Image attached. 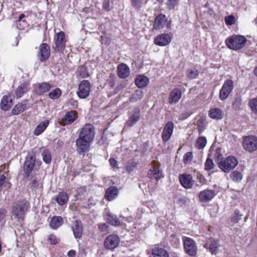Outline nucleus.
Returning a JSON list of instances; mask_svg holds the SVG:
<instances>
[{
    "label": "nucleus",
    "mask_w": 257,
    "mask_h": 257,
    "mask_svg": "<svg viewBox=\"0 0 257 257\" xmlns=\"http://www.w3.org/2000/svg\"><path fill=\"white\" fill-rule=\"evenodd\" d=\"M30 207V204L26 200L18 201L15 203L12 208V217L17 221L24 220L25 215Z\"/></svg>",
    "instance_id": "obj_1"
},
{
    "label": "nucleus",
    "mask_w": 257,
    "mask_h": 257,
    "mask_svg": "<svg viewBox=\"0 0 257 257\" xmlns=\"http://www.w3.org/2000/svg\"><path fill=\"white\" fill-rule=\"evenodd\" d=\"M247 41L246 38L243 36L234 35L228 37L225 41L227 47L233 50L242 49Z\"/></svg>",
    "instance_id": "obj_2"
},
{
    "label": "nucleus",
    "mask_w": 257,
    "mask_h": 257,
    "mask_svg": "<svg viewBox=\"0 0 257 257\" xmlns=\"http://www.w3.org/2000/svg\"><path fill=\"white\" fill-rule=\"evenodd\" d=\"M218 167L226 173L233 170L238 164L237 160L233 156H229L217 163Z\"/></svg>",
    "instance_id": "obj_3"
},
{
    "label": "nucleus",
    "mask_w": 257,
    "mask_h": 257,
    "mask_svg": "<svg viewBox=\"0 0 257 257\" xmlns=\"http://www.w3.org/2000/svg\"><path fill=\"white\" fill-rule=\"evenodd\" d=\"M94 136V128L93 126L90 123L85 124V126L80 130L78 136V137L91 142L93 141Z\"/></svg>",
    "instance_id": "obj_4"
},
{
    "label": "nucleus",
    "mask_w": 257,
    "mask_h": 257,
    "mask_svg": "<svg viewBox=\"0 0 257 257\" xmlns=\"http://www.w3.org/2000/svg\"><path fill=\"white\" fill-rule=\"evenodd\" d=\"M243 149L248 152H252L257 150V137L254 136H248L244 138L242 142Z\"/></svg>",
    "instance_id": "obj_5"
},
{
    "label": "nucleus",
    "mask_w": 257,
    "mask_h": 257,
    "mask_svg": "<svg viewBox=\"0 0 257 257\" xmlns=\"http://www.w3.org/2000/svg\"><path fill=\"white\" fill-rule=\"evenodd\" d=\"M234 88L233 82L231 79L225 81L219 92V98L221 100H225L232 91Z\"/></svg>",
    "instance_id": "obj_6"
},
{
    "label": "nucleus",
    "mask_w": 257,
    "mask_h": 257,
    "mask_svg": "<svg viewBox=\"0 0 257 257\" xmlns=\"http://www.w3.org/2000/svg\"><path fill=\"white\" fill-rule=\"evenodd\" d=\"M148 176L151 179L160 180L162 177V172L159 169V163L156 161H152L148 171Z\"/></svg>",
    "instance_id": "obj_7"
},
{
    "label": "nucleus",
    "mask_w": 257,
    "mask_h": 257,
    "mask_svg": "<svg viewBox=\"0 0 257 257\" xmlns=\"http://www.w3.org/2000/svg\"><path fill=\"white\" fill-rule=\"evenodd\" d=\"M90 83L88 80H82L78 85V96L81 99L87 98L90 94Z\"/></svg>",
    "instance_id": "obj_8"
},
{
    "label": "nucleus",
    "mask_w": 257,
    "mask_h": 257,
    "mask_svg": "<svg viewBox=\"0 0 257 257\" xmlns=\"http://www.w3.org/2000/svg\"><path fill=\"white\" fill-rule=\"evenodd\" d=\"M183 243L186 253L190 256H194L197 251V247L195 241L188 237L183 238Z\"/></svg>",
    "instance_id": "obj_9"
},
{
    "label": "nucleus",
    "mask_w": 257,
    "mask_h": 257,
    "mask_svg": "<svg viewBox=\"0 0 257 257\" xmlns=\"http://www.w3.org/2000/svg\"><path fill=\"white\" fill-rule=\"evenodd\" d=\"M172 41V35L170 33H163L157 35L154 39L155 45L159 46H166Z\"/></svg>",
    "instance_id": "obj_10"
},
{
    "label": "nucleus",
    "mask_w": 257,
    "mask_h": 257,
    "mask_svg": "<svg viewBox=\"0 0 257 257\" xmlns=\"http://www.w3.org/2000/svg\"><path fill=\"white\" fill-rule=\"evenodd\" d=\"M91 142L79 137L76 140V150L80 155H84L88 151Z\"/></svg>",
    "instance_id": "obj_11"
},
{
    "label": "nucleus",
    "mask_w": 257,
    "mask_h": 257,
    "mask_svg": "<svg viewBox=\"0 0 257 257\" xmlns=\"http://www.w3.org/2000/svg\"><path fill=\"white\" fill-rule=\"evenodd\" d=\"M55 46L54 49L56 51L62 52L65 48V35L64 32H60L57 34L54 38Z\"/></svg>",
    "instance_id": "obj_12"
},
{
    "label": "nucleus",
    "mask_w": 257,
    "mask_h": 257,
    "mask_svg": "<svg viewBox=\"0 0 257 257\" xmlns=\"http://www.w3.org/2000/svg\"><path fill=\"white\" fill-rule=\"evenodd\" d=\"M35 155L33 153H29L25 158L24 165V172L29 175L33 170L35 163Z\"/></svg>",
    "instance_id": "obj_13"
},
{
    "label": "nucleus",
    "mask_w": 257,
    "mask_h": 257,
    "mask_svg": "<svg viewBox=\"0 0 257 257\" xmlns=\"http://www.w3.org/2000/svg\"><path fill=\"white\" fill-rule=\"evenodd\" d=\"M119 238L115 234H111L105 239L104 245L106 248L112 249L116 248L119 244Z\"/></svg>",
    "instance_id": "obj_14"
},
{
    "label": "nucleus",
    "mask_w": 257,
    "mask_h": 257,
    "mask_svg": "<svg viewBox=\"0 0 257 257\" xmlns=\"http://www.w3.org/2000/svg\"><path fill=\"white\" fill-rule=\"evenodd\" d=\"M174 123L172 121H168L165 124L162 134V139L165 142H168L172 136L174 131Z\"/></svg>",
    "instance_id": "obj_15"
},
{
    "label": "nucleus",
    "mask_w": 257,
    "mask_h": 257,
    "mask_svg": "<svg viewBox=\"0 0 257 257\" xmlns=\"http://www.w3.org/2000/svg\"><path fill=\"white\" fill-rule=\"evenodd\" d=\"M179 179L182 186L186 189H191L194 185V181L191 175L186 174L180 175Z\"/></svg>",
    "instance_id": "obj_16"
},
{
    "label": "nucleus",
    "mask_w": 257,
    "mask_h": 257,
    "mask_svg": "<svg viewBox=\"0 0 257 257\" xmlns=\"http://www.w3.org/2000/svg\"><path fill=\"white\" fill-rule=\"evenodd\" d=\"M50 54V47L46 43L42 44L39 47V58L41 62L46 61Z\"/></svg>",
    "instance_id": "obj_17"
},
{
    "label": "nucleus",
    "mask_w": 257,
    "mask_h": 257,
    "mask_svg": "<svg viewBox=\"0 0 257 257\" xmlns=\"http://www.w3.org/2000/svg\"><path fill=\"white\" fill-rule=\"evenodd\" d=\"M215 196V191L210 189H206L202 191L199 194L200 201L206 202L211 200Z\"/></svg>",
    "instance_id": "obj_18"
},
{
    "label": "nucleus",
    "mask_w": 257,
    "mask_h": 257,
    "mask_svg": "<svg viewBox=\"0 0 257 257\" xmlns=\"http://www.w3.org/2000/svg\"><path fill=\"white\" fill-rule=\"evenodd\" d=\"M71 228L76 238H80L82 235V225L80 220L74 221L71 225Z\"/></svg>",
    "instance_id": "obj_19"
},
{
    "label": "nucleus",
    "mask_w": 257,
    "mask_h": 257,
    "mask_svg": "<svg viewBox=\"0 0 257 257\" xmlns=\"http://www.w3.org/2000/svg\"><path fill=\"white\" fill-rule=\"evenodd\" d=\"M118 194L117 188L115 186H111L106 190L104 197L107 201H111L116 197Z\"/></svg>",
    "instance_id": "obj_20"
},
{
    "label": "nucleus",
    "mask_w": 257,
    "mask_h": 257,
    "mask_svg": "<svg viewBox=\"0 0 257 257\" xmlns=\"http://www.w3.org/2000/svg\"><path fill=\"white\" fill-rule=\"evenodd\" d=\"M182 93L181 90L178 88L173 89L169 96V102L170 104L177 103L181 97Z\"/></svg>",
    "instance_id": "obj_21"
},
{
    "label": "nucleus",
    "mask_w": 257,
    "mask_h": 257,
    "mask_svg": "<svg viewBox=\"0 0 257 257\" xmlns=\"http://www.w3.org/2000/svg\"><path fill=\"white\" fill-rule=\"evenodd\" d=\"M117 73L119 77L122 79L125 78L130 75V68L125 64L121 63L118 66Z\"/></svg>",
    "instance_id": "obj_22"
},
{
    "label": "nucleus",
    "mask_w": 257,
    "mask_h": 257,
    "mask_svg": "<svg viewBox=\"0 0 257 257\" xmlns=\"http://www.w3.org/2000/svg\"><path fill=\"white\" fill-rule=\"evenodd\" d=\"M166 22V16L164 15H159L155 19L154 28L156 30L162 29L164 27Z\"/></svg>",
    "instance_id": "obj_23"
},
{
    "label": "nucleus",
    "mask_w": 257,
    "mask_h": 257,
    "mask_svg": "<svg viewBox=\"0 0 257 257\" xmlns=\"http://www.w3.org/2000/svg\"><path fill=\"white\" fill-rule=\"evenodd\" d=\"M77 118L74 111H71L67 112L63 118L61 120V123L63 125H68L72 123Z\"/></svg>",
    "instance_id": "obj_24"
},
{
    "label": "nucleus",
    "mask_w": 257,
    "mask_h": 257,
    "mask_svg": "<svg viewBox=\"0 0 257 257\" xmlns=\"http://www.w3.org/2000/svg\"><path fill=\"white\" fill-rule=\"evenodd\" d=\"M13 105V100L11 96L4 95L1 102V108L4 111L9 110Z\"/></svg>",
    "instance_id": "obj_25"
},
{
    "label": "nucleus",
    "mask_w": 257,
    "mask_h": 257,
    "mask_svg": "<svg viewBox=\"0 0 257 257\" xmlns=\"http://www.w3.org/2000/svg\"><path fill=\"white\" fill-rule=\"evenodd\" d=\"M30 89V85L28 83H24L21 84L16 90V95L17 97H21L24 94L29 91Z\"/></svg>",
    "instance_id": "obj_26"
},
{
    "label": "nucleus",
    "mask_w": 257,
    "mask_h": 257,
    "mask_svg": "<svg viewBox=\"0 0 257 257\" xmlns=\"http://www.w3.org/2000/svg\"><path fill=\"white\" fill-rule=\"evenodd\" d=\"M133 114L130 117L129 120L127 121V124L129 126H132L140 119V113L138 108H135L133 110Z\"/></svg>",
    "instance_id": "obj_27"
},
{
    "label": "nucleus",
    "mask_w": 257,
    "mask_h": 257,
    "mask_svg": "<svg viewBox=\"0 0 257 257\" xmlns=\"http://www.w3.org/2000/svg\"><path fill=\"white\" fill-rule=\"evenodd\" d=\"M51 87V86L48 83H41L38 85L37 87L35 89V91L37 94L42 95L48 92L50 89Z\"/></svg>",
    "instance_id": "obj_28"
},
{
    "label": "nucleus",
    "mask_w": 257,
    "mask_h": 257,
    "mask_svg": "<svg viewBox=\"0 0 257 257\" xmlns=\"http://www.w3.org/2000/svg\"><path fill=\"white\" fill-rule=\"evenodd\" d=\"M27 105V101L25 100L22 101L21 103L17 104L12 111V113L13 115H17L23 112L26 110Z\"/></svg>",
    "instance_id": "obj_29"
},
{
    "label": "nucleus",
    "mask_w": 257,
    "mask_h": 257,
    "mask_svg": "<svg viewBox=\"0 0 257 257\" xmlns=\"http://www.w3.org/2000/svg\"><path fill=\"white\" fill-rule=\"evenodd\" d=\"M149 82L148 77L144 75H139L135 79L136 85L140 88L145 87Z\"/></svg>",
    "instance_id": "obj_30"
},
{
    "label": "nucleus",
    "mask_w": 257,
    "mask_h": 257,
    "mask_svg": "<svg viewBox=\"0 0 257 257\" xmlns=\"http://www.w3.org/2000/svg\"><path fill=\"white\" fill-rule=\"evenodd\" d=\"M63 223V218L59 216H55L52 219L50 222V226L56 229L61 226Z\"/></svg>",
    "instance_id": "obj_31"
},
{
    "label": "nucleus",
    "mask_w": 257,
    "mask_h": 257,
    "mask_svg": "<svg viewBox=\"0 0 257 257\" xmlns=\"http://www.w3.org/2000/svg\"><path fill=\"white\" fill-rule=\"evenodd\" d=\"M152 257H168V252L163 248L155 247L152 250Z\"/></svg>",
    "instance_id": "obj_32"
},
{
    "label": "nucleus",
    "mask_w": 257,
    "mask_h": 257,
    "mask_svg": "<svg viewBox=\"0 0 257 257\" xmlns=\"http://www.w3.org/2000/svg\"><path fill=\"white\" fill-rule=\"evenodd\" d=\"M49 122L48 120H45L41 122L39 125L35 128L34 134L36 136H39L41 134L48 126Z\"/></svg>",
    "instance_id": "obj_33"
},
{
    "label": "nucleus",
    "mask_w": 257,
    "mask_h": 257,
    "mask_svg": "<svg viewBox=\"0 0 257 257\" xmlns=\"http://www.w3.org/2000/svg\"><path fill=\"white\" fill-rule=\"evenodd\" d=\"M209 115L213 119H221L223 117V113L221 109L215 108L210 110Z\"/></svg>",
    "instance_id": "obj_34"
},
{
    "label": "nucleus",
    "mask_w": 257,
    "mask_h": 257,
    "mask_svg": "<svg viewBox=\"0 0 257 257\" xmlns=\"http://www.w3.org/2000/svg\"><path fill=\"white\" fill-rule=\"evenodd\" d=\"M56 200L59 205H63L68 201V197L66 193L61 192L57 195Z\"/></svg>",
    "instance_id": "obj_35"
},
{
    "label": "nucleus",
    "mask_w": 257,
    "mask_h": 257,
    "mask_svg": "<svg viewBox=\"0 0 257 257\" xmlns=\"http://www.w3.org/2000/svg\"><path fill=\"white\" fill-rule=\"evenodd\" d=\"M219 247L218 241L216 239H211L209 246L210 252L212 254H216L217 253L218 248Z\"/></svg>",
    "instance_id": "obj_36"
},
{
    "label": "nucleus",
    "mask_w": 257,
    "mask_h": 257,
    "mask_svg": "<svg viewBox=\"0 0 257 257\" xmlns=\"http://www.w3.org/2000/svg\"><path fill=\"white\" fill-rule=\"evenodd\" d=\"M42 156L44 162L46 164H49L51 162V155L50 152L48 149H44L42 153Z\"/></svg>",
    "instance_id": "obj_37"
},
{
    "label": "nucleus",
    "mask_w": 257,
    "mask_h": 257,
    "mask_svg": "<svg viewBox=\"0 0 257 257\" xmlns=\"http://www.w3.org/2000/svg\"><path fill=\"white\" fill-rule=\"evenodd\" d=\"M107 219L110 224L114 226H118L120 223L119 219L115 215H108Z\"/></svg>",
    "instance_id": "obj_38"
},
{
    "label": "nucleus",
    "mask_w": 257,
    "mask_h": 257,
    "mask_svg": "<svg viewBox=\"0 0 257 257\" xmlns=\"http://www.w3.org/2000/svg\"><path fill=\"white\" fill-rule=\"evenodd\" d=\"M207 141L205 137H199L195 144V146L198 149H203L206 145Z\"/></svg>",
    "instance_id": "obj_39"
},
{
    "label": "nucleus",
    "mask_w": 257,
    "mask_h": 257,
    "mask_svg": "<svg viewBox=\"0 0 257 257\" xmlns=\"http://www.w3.org/2000/svg\"><path fill=\"white\" fill-rule=\"evenodd\" d=\"M49 97L51 99H55L59 98L61 95V91L59 88H56L49 93Z\"/></svg>",
    "instance_id": "obj_40"
},
{
    "label": "nucleus",
    "mask_w": 257,
    "mask_h": 257,
    "mask_svg": "<svg viewBox=\"0 0 257 257\" xmlns=\"http://www.w3.org/2000/svg\"><path fill=\"white\" fill-rule=\"evenodd\" d=\"M230 177L233 181L239 182L241 180L242 175L239 171H234L230 174Z\"/></svg>",
    "instance_id": "obj_41"
},
{
    "label": "nucleus",
    "mask_w": 257,
    "mask_h": 257,
    "mask_svg": "<svg viewBox=\"0 0 257 257\" xmlns=\"http://www.w3.org/2000/svg\"><path fill=\"white\" fill-rule=\"evenodd\" d=\"M197 126L198 128L199 134H201L205 129L206 124L205 120L203 118H200L197 121Z\"/></svg>",
    "instance_id": "obj_42"
},
{
    "label": "nucleus",
    "mask_w": 257,
    "mask_h": 257,
    "mask_svg": "<svg viewBox=\"0 0 257 257\" xmlns=\"http://www.w3.org/2000/svg\"><path fill=\"white\" fill-rule=\"evenodd\" d=\"M241 216L242 214L240 212L237 210H235L232 214L231 221L233 223H237L240 220Z\"/></svg>",
    "instance_id": "obj_43"
},
{
    "label": "nucleus",
    "mask_w": 257,
    "mask_h": 257,
    "mask_svg": "<svg viewBox=\"0 0 257 257\" xmlns=\"http://www.w3.org/2000/svg\"><path fill=\"white\" fill-rule=\"evenodd\" d=\"M142 96H143L142 91L141 90H137L132 95V97L130 98V100L131 101H136L138 100L141 99Z\"/></svg>",
    "instance_id": "obj_44"
},
{
    "label": "nucleus",
    "mask_w": 257,
    "mask_h": 257,
    "mask_svg": "<svg viewBox=\"0 0 257 257\" xmlns=\"http://www.w3.org/2000/svg\"><path fill=\"white\" fill-rule=\"evenodd\" d=\"M25 17V15L24 14H21L18 18L17 23V27L19 29H23L24 27L21 28V24L22 23L23 24L24 26H27V23L25 21H22L23 19Z\"/></svg>",
    "instance_id": "obj_45"
},
{
    "label": "nucleus",
    "mask_w": 257,
    "mask_h": 257,
    "mask_svg": "<svg viewBox=\"0 0 257 257\" xmlns=\"http://www.w3.org/2000/svg\"><path fill=\"white\" fill-rule=\"evenodd\" d=\"M242 104V99L240 96L235 98L233 103L232 106L236 110L239 109Z\"/></svg>",
    "instance_id": "obj_46"
},
{
    "label": "nucleus",
    "mask_w": 257,
    "mask_h": 257,
    "mask_svg": "<svg viewBox=\"0 0 257 257\" xmlns=\"http://www.w3.org/2000/svg\"><path fill=\"white\" fill-rule=\"evenodd\" d=\"M249 105L251 110L257 113V98H254L251 99L249 101Z\"/></svg>",
    "instance_id": "obj_47"
},
{
    "label": "nucleus",
    "mask_w": 257,
    "mask_h": 257,
    "mask_svg": "<svg viewBox=\"0 0 257 257\" xmlns=\"http://www.w3.org/2000/svg\"><path fill=\"white\" fill-rule=\"evenodd\" d=\"M224 21L225 24L227 25L231 26L235 24V18L234 16L233 15H229L228 16L225 17L224 18Z\"/></svg>",
    "instance_id": "obj_48"
},
{
    "label": "nucleus",
    "mask_w": 257,
    "mask_h": 257,
    "mask_svg": "<svg viewBox=\"0 0 257 257\" xmlns=\"http://www.w3.org/2000/svg\"><path fill=\"white\" fill-rule=\"evenodd\" d=\"M215 165L212 159L207 158L205 163V169L210 170L214 168Z\"/></svg>",
    "instance_id": "obj_49"
},
{
    "label": "nucleus",
    "mask_w": 257,
    "mask_h": 257,
    "mask_svg": "<svg viewBox=\"0 0 257 257\" xmlns=\"http://www.w3.org/2000/svg\"><path fill=\"white\" fill-rule=\"evenodd\" d=\"M198 75V71L195 69H190L187 71V75L190 79H194Z\"/></svg>",
    "instance_id": "obj_50"
},
{
    "label": "nucleus",
    "mask_w": 257,
    "mask_h": 257,
    "mask_svg": "<svg viewBox=\"0 0 257 257\" xmlns=\"http://www.w3.org/2000/svg\"><path fill=\"white\" fill-rule=\"evenodd\" d=\"M132 6L136 9H139L142 7L143 0H131Z\"/></svg>",
    "instance_id": "obj_51"
},
{
    "label": "nucleus",
    "mask_w": 257,
    "mask_h": 257,
    "mask_svg": "<svg viewBox=\"0 0 257 257\" xmlns=\"http://www.w3.org/2000/svg\"><path fill=\"white\" fill-rule=\"evenodd\" d=\"M136 163L133 161H129L126 166V170L128 172H131L133 170V168L136 167Z\"/></svg>",
    "instance_id": "obj_52"
},
{
    "label": "nucleus",
    "mask_w": 257,
    "mask_h": 257,
    "mask_svg": "<svg viewBox=\"0 0 257 257\" xmlns=\"http://www.w3.org/2000/svg\"><path fill=\"white\" fill-rule=\"evenodd\" d=\"M179 0H167V5L170 10L173 9Z\"/></svg>",
    "instance_id": "obj_53"
},
{
    "label": "nucleus",
    "mask_w": 257,
    "mask_h": 257,
    "mask_svg": "<svg viewBox=\"0 0 257 257\" xmlns=\"http://www.w3.org/2000/svg\"><path fill=\"white\" fill-rule=\"evenodd\" d=\"M192 159V153L190 152L186 153L184 156V162L187 163L190 162Z\"/></svg>",
    "instance_id": "obj_54"
},
{
    "label": "nucleus",
    "mask_w": 257,
    "mask_h": 257,
    "mask_svg": "<svg viewBox=\"0 0 257 257\" xmlns=\"http://www.w3.org/2000/svg\"><path fill=\"white\" fill-rule=\"evenodd\" d=\"M109 164L110 165V166L114 169L115 168L117 169L118 168V167H117V165H118V164H117V162L116 161V160L113 158H111L109 160Z\"/></svg>",
    "instance_id": "obj_55"
},
{
    "label": "nucleus",
    "mask_w": 257,
    "mask_h": 257,
    "mask_svg": "<svg viewBox=\"0 0 257 257\" xmlns=\"http://www.w3.org/2000/svg\"><path fill=\"white\" fill-rule=\"evenodd\" d=\"M103 8L106 11L110 10V3L109 0L103 1Z\"/></svg>",
    "instance_id": "obj_56"
},
{
    "label": "nucleus",
    "mask_w": 257,
    "mask_h": 257,
    "mask_svg": "<svg viewBox=\"0 0 257 257\" xmlns=\"http://www.w3.org/2000/svg\"><path fill=\"white\" fill-rule=\"evenodd\" d=\"M98 227L100 230L103 232H104L107 230V226L105 223H102L99 224Z\"/></svg>",
    "instance_id": "obj_57"
},
{
    "label": "nucleus",
    "mask_w": 257,
    "mask_h": 257,
    "mask_svg": "<svg viewBox=\"0 0 257 257\" xmlns=\"http://www.w3.org/2000/svg\"><path fill=\"white\" fill-rule=\"evenodd\" d=\"M191 114V112H186L185 113L181 114L180 116V118L181 119H185L188 118Z\"/></svg>",
    "instance_id": "obj_58"
},
{
    "label": "nucleus",
    "mask_w": 257,
    "mask_h": 257,
    "mask_svg": "<svg viewBox=\"0 0 257 257\" xmlns=\"http://www.w3.org/2000/svg\"><path fill=\"white\" fill-rule=\"evenodd\" d=\"M38 186V181L36 179H34L31 183V187L33 189L37 188Z\"/></svg>",
    "instance_id": "obj_59"
},
{
    "label": "nucleus",
    "mask_w": 257,
    "mask_h": 257,
    "mask_svg": "<svg viewBox=\"0 0 257 257\" xmlns=\"http://www.w3.org/2000/svg\"><path fill=\"white\" fill-rule=\"evenodd\" d=\"M49 240L53 243V244L57 243V238L55 236L53 235H50L49 237Z\"/></svg>",
    "instance_id": "obj_60"
},
{
    "label": "nucleus",
    "mask_w": 257,
    "mask_h": 257,
    "mask_svg": "<svg viewBox=\"0 0 257 257\" xmlns=\"http://www.w3.org/2000/svg\"><path fill=\"white\" fill-rule=\"evenodd\" d=\"M67 255L68 257H75L76 255L75 251L74 250H70L68 252Z\"/></svg>",
    "instance_id": "obj_61"
},
{
    "label": "nucleus",
    "mask_w": 257,
    "mask_h": 257,
    "mask_svg": "<svg viewBox=\"0 0 257 257\" xmlns=\"http://www.w3.org/2000/svg\"><path fill=\"white\" fill-rule=\"evenodd\" d=\"M101 38L102 43L107 44L109 42V39L108 38L105 37V36H101Z\"/></svg>",
    "instance_id": "obj_62"
},
{
    "label": "nucleus",
    "mask_w": 257,
    "mask_h": 257,
    "mask_svg": "<svg viewBox=\"0 0 257 257\" xmlns=\"http://www.w3.org/2000/svg\"><path fill=\"white\" fill-rule=\"evenodd\" d=\"M5 214V210L4 209H0V221L4 217Z\"/></svg>",
    "instance_id": "obj_63"
},
{
    "label": "nucleus",
    "mask_w": 257,
    "mask_h": 257,
    "mask_svg": "<svg viewBox=\"0 0 257 257\" xmlns=\"http://www.w3.org/2000/svg\"><path fill=\"white\" fill-rule=\"evenodd\" d=\"M70 104L74 107H76L78 105V102L74 99H71L70 100Z\"/></svg>",
    "instance_id": "obj_64"
}]
</instances>
